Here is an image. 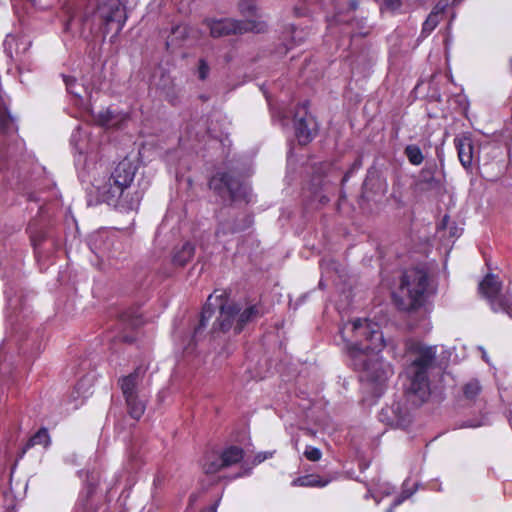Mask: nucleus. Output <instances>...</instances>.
<instances>
[{"label": "nucleus", "mask_w": 512, "mask_h": 512, "mask_svg": "<svg viewBox=\"0 0 512 512\" xmlns=\"http://www.w3.org/2000/svg\"><path fill=\"white\" fill-rule=\"evenodd\" d=\"M348 328L354 337V341H348L346 345L353 368L360 373L362 381L383 385L393 370L379 355L386 346L379 325L367 319H356L350 325H344L341 330L343 338Z\"/></svg>", "instance_id": "1"}, {"label": "nucleus", "mask_w": 512, "mask_h": 512, "mask_svg": "<svg viewBox=\"0 0 512 512\" xmlns=\"http://www.w3.org/2000/svg\"><path fill=\"white\" fill-rule=\"evenodd\" d=\"M137 171V166L132 160L125 157L111 171L109 177L102 181H96L94 185L100 201L120 207L124 210H137L142 194L135 192L130 195V188Z\"/></svg>", "instance_id": "2"}, {"label": "nucleus", "mask_w": 512, "mask_h": 512, "mask_svg": "<svg viewBox=\"0 0 512 512\" xmlns=\"http://www.w3.org/2000/svg\"><path fill=\"white\" fill-rule=\"evenodd\" d=\"M406 353L410 364L406 368L408 383L405 393L414 404H421L430 393L428 371L436 360V346L411 340L406 343Z\"/></svg>", "instance_id": "3"}, {"label": "nucleus", "mask_w": 512, "mask_h": 512, "mask_svg": "<svg viewBox=\"0 0 512 512\" xmlns=\"http://www.w3.org/2000/svg\"><path fill=\"white\" fill-rule=\"evenodd\" d=\"M223 293L219 296H215V299H219V315L213 323L211 332H227L230 329H234L235 333H240L244 326L261 317L264 313L261 305L255 304L247 307L241 312V307L227 300H223Z\"/></svg>", "instance_id": "4"}, {"label": "nucleus", "mask_w": 512, "mask_h": 512, "mask_svg": "<svg viewBox=\"0 0 512 512\" xmlns=\"http://www.w3.org/2000/svg\"><path fill=\"white\" fill-rule=\"evenodd\" d=\"M428 287V276L422 269H411L404 273L399 289L393 294L396 306L403 311H412L424 303Z\"/></svg>", "instance_id": "5"}, {"label": "nucleus", "mask_w": 512, "mask_h": 512, "mask_svg": "<svg viewBox=\"0 0 512 512\" xmlns=\"http://www.w3.org/2000/svg\"><path fill=\"white\" fill-rule=\"evenodd\" d=\"M145 374V368L138 366L132 373L118 380L119 387L125 399L127 411L135 420H139L146 409V399L141 395V386Z\"/></svg>", "instance_id": "6"}, {"label": "nucleus", "mask_w": 512, "mask_h": 512, "mask_svg": "<svg viewBox=\"0 0 512 512\" xmlns=\"http://www.w3.org/2000/svg\"><path fill=\"white\" fill-rule=\"evenodd\" d=\"M94 20L98 23L103 36L113 32L117 36L127 20L125 0H107L98 5Z\"/></svg>", "instance_id": "7"}, {"label": "nucleus", "mask_w": 512, "mask_h": 512, "mask_svg": "<svg viewBox=\"0 0 512 512\" xmlns=\"http://www.w3.org/2000/svg\"><path fill=\"white\" fill-rule=\"evenodd\" d=\"M501 282L498 277L488 274L479 284L480 293L489 301L495 312H504L512 318V294H501Z\"/></svg>", "instance_id": "8"}, {"label": "nucleus", "mask_w": 512, "mask_h": 512, "mask_svg": "<svg viewBox=\"0 0 512 512\" xmlns=\"http://www.w3.org/2000/svg\"><path fill=\"white\" fill-rule=\"evenodd\" d=\"M209 187L221 196H223L225 193H227L229 198L232 201H237V200L248 201L247 200V197L249 194L248 188L240 182L239 178L234 177L230 173H227V172L216 173L210 179Z\"/></svg>", "instance_id": "9"}, {"label": "nucleus", "mask_w": 512, "mask_h": 512, "mask_svg": "<svg viewBox=\"0 0 512 512\" xmlns=\"http://www.w3.org/2000/svg\"><path fill=\"white\" fill-rule=\"evenodd\" d=\"M207 26L212 37H223L231 34H242L256 30L257 26L252 21H241L231 18L209 20Z\"/></svg>", "instance_id": "10"}, {"label": "nucleus", "mask_w": 512, "mask_h": 512, "mask_svg": "<svg viewBox=\"0 0 512 512\" xmlns=\"http://www.w3.org/2000/svg\"><path fill=\"white\" fill-rule=\"evenodd\" d=\"M295 135L299 144H308L316 134L317 123L305 105L298 106L294 116Z\"/></svg>", "instance_id": "11"}, {"label": "nucleus", "mask_w": 512, "mask_h": 512, "mask_svg": "<svg viewBox=\"0 0 512 512\" xmlns=\"http://www.w3.org/2000/svg\"><path fill=\"white\" fill-rule=\"evenodd\" d=\"M379 421L393 428H406L410 422V413L400 402H393L381 409Z\"/></svg>", "instance_id": "12"}, {"label": "nucleus", "mask_w": 512, "mask_h": 512, "mask_svg": "<svg viewBox=\"0 0 512 512\" xmlns=\"http://www.w3.org/2000/svg\"><path fill=\"white\" fill-rule=\"evenodd\" d=\"M252 224V218L249 215L241 214L233 219H226L219 223L215 232L217 237L238 233L246 230Z\"/></svg>", "instance_id": "13"}, {"label": "nucleus", "mask_w": 512, "mask_h": 512, "mask_svg": "<svg viewBox=\"0 0 512 512\" xmlns=\"http://www.w3.org/2000/svg\"><path fill=\"white\" fill-rule=\"evenodd\" d=\"M460 163L465 169L472 166L475 157L473 140L469 135L458 136L454 139Z\"/></svg>", "instance_id": "14"}, {"label": "nucleus", "mask_w": 512, "mask_h": 512, "mask_svg": "<svg viewBox=\"0 0 512 512\" xmlns=\"http://www.w3.org/2000/svg\"><path fill=\"white\" fill-rule=\"evenodd\" d=\"M195 247L190 242L184 243L181 247L175 248L172 262L175 266H185L193 257Z\"/></svg>", "instance_id": "15"}, {"label": "nucleus", "mask_w": 512, "mask_h": 512, "mask_svg": "<svg viewBox=\"0 0 512 512\" xmlns=\"http://www.w3.org/2000/svg\"><path fill=\"white\" fill-rule=\"evenodd\" d=\"M213 298V295H210L208 298V302L205 304V306L202 309L200 320L198 325L194 329L193 333V341H197V339L202 335L203 330L207 327L208 322L212 318L214 314V309L212 308L211 300Z\"/></svg>", "instance_id": "16"}, {"label": "nucleus", "mask_w": 512, "mask_h": 512, "mask_svg": "<svg viewBox=\"0 0 512 512\" xmlns=\"http://www.w3.org/2000/svg\"><path fill=\"white\" fill-rule=\"evenodd\" d=\"M222 468L225 467L218 453L210 452L204 456L202 461V469L205 474H215Z\"/></svg>", "instance_id": "17"}, {"label": "nucleus", "mask_w": 512, "mask_h": 512, "mask_svg": "<svg viewBox=\"0 0 512 512\" xmlns=\"http://www.w3.org/2000/svg\"><path fill=\"white\" fill-rule=\"evenodd\" d=\"M224 467L232 466L240 462L243 458V449L238 446H229L224 449L220 454Z\"/></svg>", "instance_id": "18"}, {"label": "nucleus", "mask_w": 512, "mask_h": 512, "mask_svg": "<svg viewBox=\"0 0 512 512\" xmlns=\"http://www.w3.org/2000/svg\"><path fill=\"white\" fill-rule=\"evenodd\" d=\"M328 483L329 480H323L318 475L309 474L294 479L291 484L300 487H324Z\"/></svg>", "instance_id": "19"}, {"label": "nucleus", "mask_w": 512, "mask_h": 512, "mask_svg": "<svg viewBox=\"0 0 512 512\" xmlns=\"http://www.w3.org/2000/svg\"><path fill=\"white\" fill-rule=\"evenodd\" d=\"M377 185V191L380 194H385L387 190V184L382 181L374 172L369 171L368 175L363 183V195L369 197L368 191L371 189V186Z\"/></svg>", "instance_id": "20"}, {"label": "nucleus", "mask_w": 512, "mask_h": 512, "mask_svg": "<svg viewBox=\"0 0 512 512\" xmlns=\"http://www.w3.org/2000/svg\"><path fill=\"white\" fill-rule=\"evenodd\" d=\"M417 186L420 190H432L439 187V181L430 170L423 169L420 172Z\"/></svg>", "instance_id": "21"}, {"label": "nucleus", "mask_w": 512, "mask_h": 512, "mask_svg": "<svg viewBox=\"0 0 512 512\" xmlns=\"http://www.w3.org/2000/svg\"><path fill=\"white\" fill-rule=\"evenodd\" d=\"M97 241H95V244H97ZM99 241L103 243V247L102 246H96V248L98 249V253L104 257V256H107L108 258H117L118 257V254L116 253V249L114 248L115 246V241L113 238L111 237H106L105 239H103L101 236L99 237Z\"/></svg>", "instance_id": "22"}, {"label": "nucleus", "mask_w": 512, "mask_h": 512, "mask_svg": "<svg viewBox=\"0 0 512 512\" xmlns=\"http://www.w3.org/2000/svg\"><path fill=\"white\" fill-rule=\"evenodd\" d=\"M50 444V436L48 434L47 429L41 428L34 436H32L23 449V453L27 451V449L35 446V445H43L47 447Z\"/></svg>", "instance_id": "23"}, {"label": "nucleus", "mask_w": 512, "mask_h": 512, "mask_svg": "<svg viewBox=\"0 0 512 512\" xmlns=\"http://www.w3.org/2000/svg\"><path fill=\"white\" fill-rule=\"evenodd\" d=\"M404 154L408 161L415 166L422 164L424 160L423 153L420 147L416 144L407 145L404 149Z\"/></svg>", "instance_id": "24"}, {"label": "nucleus", "mask_w": 512, "mask_h": 512, "mask_svg": "<svg viewBox=\"0 0 512 512\" xmlns=\"http://www.w3.org/2000/svg\"><path fill=\"white\" fill-rule=\"evenodd\" d=\"M439 23V12H432L427 17L426 21L423 23L421 36L427 37L438 25Z\"/></svg>", "instance_id": "25"}, {"label": "nucleus", "mask_w": 512, "mask_h": 512, "mask_svg": "<svg viewBox=\"0 0 512 512\" xmlns=\"http://www.w3.org/2000/svg\"><path fill=\"white\" fill-rule=\"evenodd\" d=\"M240 13L246 17L256 16L257 0H240L238 4Z\"/></svg>", "instance_id": "26"}, {"label": "nucleus", "mask_w": 512, "mask_h": 512, "mask_svg": "<svg viewBox=\"0 0 512 512\" xmlns=\"http://www.w3.org/2000/svg\"><path fill=\"white\" fill-rule=\"evenodd\" d=\"M187 36V27L178 25L172 29L171 35L169 36L166 45H177L178 41H182Z\"/></svg>", "instance_id": "27"}, {"label": "nucleus", "mask_w": 512, "mask_h": 512, "mask_svg": "<svg viewBox=\"0 0 512 512\" xmlns=\"http://www.w3.org/2000/svg\"><path fill=\"white\" fill-rule=\"evenodd\" d=\"M64 82L66 84L67 91L75 96L76 98H82V91L85 88L77 83V80L74 77L64 76Z\"/></svg>", "instance_id": "28"}, {"label": "nucleus", "mask_w": 512, "mask_h": 512, "mask_svg": "<svg viewBox=\"0 0 512 512\" xmlns=\"http://www.w3.org/2000/svg\"><path fill=\"white\" fill-rule=\"evenodd\" d=\"M481 392V386L477 380H470L463 387V393L466 399L473 400Z\"/></svg>", "instance_id": "29"}, {"label": "nucleus", "mask_w": 512, "mask_h": 512, "mask_svg": "<svg viewBox=\"0 0 512 512\" xmlns=\"http://www.w3.org/2000/svg\"><path fill=\"white\" fill-rule=\"evenodd\" d=\"M304 456L310 460V461H319L322 456V452L320 449L313 447V446H307L304 451Z\"/></svg>", "instance_id": "30"}, {"label": "nucleus", "mask_w": 512, "mask_h": 512, "mask_svg": "<svg viewBox=\"0 0 512 512\" xmlns=\"http://www.w3.org/2000/svg\"><path fill=\"white\" fill-rule=\"evenodd\" d=\"M362 167V157L359 156L357 157V159L353 162V164L351 165L350 169L344 174L343 178H342V182H346L348 181V179L351 177V175L357 171L358 169H360Z\"/></svg>", "instance_id": "31"}, {"label": "nucleus", "mask_w": 512, "mask_h": 512, "mask_svg": "<svg viewBox=\"0 0 512 512\" xmlns=\"http://www.w3.org/2000/svg\"><path fill=\"white\" fill-rule=\"evenodd\" d=\"M413 494V491L411 492H408L407 490H403L401 495L399 497H397L392 505L386 510V512H393L394 508L397 507L398 505H400L404 500H406L407 498H409L411 495Z\"/></svg>", "instance_id": "32"}, {"label": "nucleus", "mask_w": 512, "mask_h": 512, "mask_svg": "<svg viewBox=\"0 0 512 512\" xmlns=\"http://www.w3.org/2000/svg\"><path fill=\"white\" fill-rule=\"evenodd\" d=\"M209 65L204 59H200L198 63V77L200 80H205L209 74Z\"/></svg>", "instance_id": "33"}, {"label": "nucleus", "mask_w": 512, "mask_h": 512, "mask_svg": "<svg viewBox=\"0 0 512 512\" xmlns=\"http://www.w3.org/2000/svg\"><path fill=\"white\" fill-rule=\"evenodd\" d=\"M99 122L103 125V126H107V127H110V126H113L114 123H113V115H112V112L110 111H106L104 113H101L99 115Z\"/></svg>", "instance_id": "34"}, {"label": "nucleus", "mask_w": 512, "mask_h": 512, "mask_svg": "<svg viewBox=\"0 0 512 512\" xmlns=\"http://www.w3.org/2000/svg\"><path fill=\"white\" fill-rule=\"evenodd\" d=\"M305 36L302 31H298L296 28H293L291 31V40L294 44H299L304 40Z\"/></svg>", "instance_id": "35"}, {"label": "nucleus", "mask_w": 512, "mask_h": 512, "mask_svg": "<svg viewBox=\"0 0 512 512\" xmlns=\"http://www.w3.org/2000/svg\"><path fill=\"white\" fill-rule=\"evenodd\" d=\"M383 2L384 5L391 10L399 8L401 4L400 0H383Z\"/></svg>", "instance_id": "36"}, {"label": "nucleus", "mask_w": 512, "mask_h": 512, "mask_svg": "<svg viewBox=\"0 0 512 512\" xmlns=\"http://www.w3.org/2000/svg\"><path fill=\"white\" fill-rule=\"evenodd\" d=\"M339 11L335 12V14L333 15L332 19L331 20H328V27L329 29H332L333 26L335 25H338L339 24Z\"/></svg>", "instance_id": "37"}, {"label": "nucleus", "mask_w": 512, "mask_h": 512, "mask_svg": "<svg viewBox=\"0 0 512 512\" xmlns=\"http://www.w3.org/2000/svg\"><path fill=\"white\" fill-rule=\"evenodd\" d=\"M448 222H449V217L447 215H445L443 217V219L441 220V222L439 223L438 229H440V230L441 229H445L447 224H448Z\"/></svg>", "instance_id": "38"}, {"label": "nucleus", "mask_w": 512, "mask_h": 512, "mask_svg": "<svg viewBox=\"0 0 512 512\" xmlns=\"http://www.w3.org/2000/svg\"><path fill=\"white\" fill-rule=\"evenodd\" d=\"M294 13H295L296 16H303L304 15V13L298 7L294 8Z\"/></svg>", "instance_id": "39"}, {"label": "nucleus", "mask_w": 512, "mask_h": 512, "mask_svg": "<svg viewBox=\"0 0 512 512\" xmlns=\"http://www.w3.org/2000/svg\"><path fill=\"white\" fill-rule=\"evenodd\" d=\"M216 509H217V504L209 507L207 510H205L203 512H216Z\"/></svg>", "instance_id": "40"}, {"label": "nucleus", "mask_w": 512, "mask_h": 512, "mask_svg": "<svg viewBox=\"0 0 512 512\" xmlns=\"http://www.w3.org/2000/svg\"><path fill=\"white\" fill-rule=\"evenodd\" d=\"M482 358H483L487 363L489 362V361H488V358H487V354H486V352H485L484 350L482 351Z\"/></svg>", "instance_id": "41"}, {"label": "nucleus", "mask_w": 512, "mask_h": 512, "mask_svg": "<svg viewBox=\"0 0 512 512\" xmlns=\"http://www.w3.org/2000/svg\"><path fill=\"white\" fill-rule=\"evenodd\" d=\"M350 6H351V9L354 10V9H356L357 4L355 1H351Z\"/></svg>", "instance_id": "42"}, {"label": "nucleus", "mask_w": 512, "mask_h": 512, "mask_svg": "<svg viewBox=\"0 0 512 512\" xmlns=\"http://www.w3.org/2000/svg\"><path fill=\"white\" fill-rule=\"evenodd\" d=\"M123 340H124V341H126V342H132V341H133V339H132V338H129V337H127V336H124V337H123Z\"/></svg>", "instance_id": "43"}, {"label": "nucleus", "mask_w": 512, "mask_h": 512, "mask_svg": "<svg viewBox=\"0 0 512 512\" xmlns=\"http://www.w3.org/2000/svg\"><path fill=\"white\" fill-rule=\"evenodd\" d=\"M266 457H260V456H257V459H258V462H262Z\"/></svg>", "instance_id": "44"}, {"label": "nucleus", "mask_w": 512, "mask_h": 512, "mask_svg": "<svg viewBox=\"0 0 512 512\" xmlns=\"http://www.w3.org/2000/svg\"><path fill=\"white\" fill-rule=\"evenodd\" d=\"M367 33H368V31H365V32L360 31L359 32V34H361V35H366Z\"/></svg>", "instance_id": "45"}]
</instances>
